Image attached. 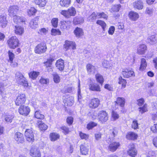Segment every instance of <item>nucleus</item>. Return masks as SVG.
I'll return each instance as SVG.
<instances>
[{"label": "nucleus", "mask_w": 157, "mask_h": 157, "mask_svg": "<svg viewBox=\"0 0 157 157\" xmlns=\"http://www.w3.org/2000/svg\"><path fill=\"white\" fill-rule=\"evenodd\" d=\"M16 79L17 83L24 87H27L28 86L27 81L23 75L20 72L16 73Z\"/></svg>", "instance_id": "obj_1"}, {"label": "nucleus", "mask_w": 157, "mask_h": 157, "mask_svg": "<svg viewBox=\"0 0 157 157\" xmlns=\"http://www.w3.org/2000/svg\"><path fill=\"white\" fill-rule=\"evenodd\" d=\"M7 42L9 47L11 48L14 49L18 46L19 41L15 36L11 37Z\"/></svg>", "instance_id": "obj_2"}, {"label": "nucleus", "mask_w": 157, "mask_h": 157, "mask_svg": "<svg viewBox=\"0 0 157 157\" xmlns=\"http://www.w3.org/2000/svg\"><path fill=\"white\" fill-rule=\"evenodd\" d=\"M26 98L25 94L21 93L19 94L15 101V104L16 105H22L25 102Z\"/></svg>", "instance_id": "obj_3"}, {"label": "nucleus", "mask_w": 157, "mask_h": 157, "mask_svg": "<svg viewBox=\"0 0 157 157\" xmlns=\"http://www.w3.org/2000/svg\"><path fill=\"white\" fill-rule=\"evenodd\" d=\"M47 48L45 43H42L38 44L35 48L34 51L35 53L41 54L44 53Z\"/></svg>", "instance_id": "obj_4"}, {"label": "nucleus", "mask_w": 157, "mask_h": 157, "mask_svg": "<svg viewBox=\"0 0 157 157\" xmlns=\"http://www.w3.org/2000/svg\"><path fill=\"white\" fill-rule=\"evenodd\" d=\"M98 116L99 121L102 123L106 122L108 119L107 113L104 111H101L98 113Z\"/></svg>", "instance_id": "obj_5"}, {"label": "nucleus", "mask_w": 157, "mask_h": 157, "mask_svg": "<svg viewBox=\"0 0 157 157\" xmlns=\"http://www.w3.org/2000/svg\"><path fill=\"white\" fill-rule=\"evenodd\" d=\"M25 135L26 140L28 142H33L34 140V135L33 131L31 129H26L25 132Z\"/></svg>", "instance_id": "obj_6"}, {"label": "nucleus", "mask_w": 157, "mask_h": 157, "mask_svg": "<svg viewBox=\"0 0 157 157\" xmlns=\"http://www.w3.org/2000/svg\"><path fill=\"white\" fill-rule=\"evenodd\" d=\"M19 113L22 115L26 116L30 112V109L28 106L21 105L18 109Z\"/></svg>", "instance_id": "obj_7"}, {"label": "nucleus", "mask_w": 157, "mask_h": 157, "mask_svg": "<svg viewBox=\"0 0 157 157\" xmlns=\"http://www.w3.org/2000/svg\"><path fill=\"white\" fill-rule=\"evenodd\" d=\"M76 45L75 42L68 40L65 41L64 48L65 51H67L71 48L73 50L75 49H76Z\"/></svg>", "instance_id": "obj_8"}, {"label": "nucleus", "mask_w": 157, "mask_h": 157, "mask_svg": "<svg viewBox=\"0 0 157 157\" xmlns=\"http://www.w3.org/2000/svg\"><path fill=\"white\" fill-rule=\"evenodd\" d=\"M122 74L125 78H129L135 76L134 72L130 69H123L122 71Z\"/></svg>", "instance_id": "obj_9"}, {"label": "nucleus", "mask_w": 157, "mask_h": 157, "mask_svg": "<svg viewBox=\"0 0 157 157\" xmlns=\"http://www.w3.org/2000/svg\"><path fill=\"white\" fill-rule=\"evenodd\" d=\"M132 6L135 9L141 10L144 7V3L142 0H137L132 3Z\"/></svg>", "instance_id": "obj_10"}, {"label": "nucleus", "mask_w": 157, "mask_h": 157, "mask_svg": "<svg viewBox=\"0 0 157 157\" xmlns=\"http://www.w3.org/2000/svg\"><path fill=\"white\" fill-rule=\"evenodd\" d=\"M30 155L33 157H40L41 153L39 149L36 147H32L30 150Z\"/></svg>", "instance_id": "obj_11"}, {"label": "nucleus", "mask_w": 157, "mask_h": 157, "mask_svg": "<svg viewBox=\"0 0 157 157\" xmlns=\"http://www.w3.org/2000/svg\"><path fill=\"white\" fill-rule=\"evenodd\" d=\"M63 102L66 105L71 106L74 103V98L72 96H67L64 97L63 98Z\"/></svg>", "instance_id": "obj_12"}, {"label": "nucleus", "mask_w": 157, "mask_h": 157, "mask_svg": "<svg viewBox=\"0 0 157 157\" xmlns=\"http://www.w3.org/2000/svg\"><path fill=\"white\" fill-rule=\"evenodd\" d=\"M90 90L94 91L100 92L101 91V88L100 86L95 83H90L89 85Z\"/></svg>", "instance_id": "obj_13"}, {"label": "nucleus", "mask_w": 157, "mask_h": 157, "mask_svg": "<svg viewBox=\"0 0 157 157\" xmlns=\"http://www.w3.org/2000/svg\"><path fill=\"white\" fill-rule=\"evenodd\" d=\"M14 117L13 115L8 113H5L2 116L3 119L5 121L8 123L11 122Z\"/></svg>", "instance_id": "obj_14"}, {"label": "nucleus", "mask_w": 157, "mask_h": 157, "mask_svg": "<svg viewBox=\"0 0 157 157\" xmlns=\"http://www.w3.org/2000/svg\"><path fill=\"white\" fill-rule=\"evenodd\" d=\"M71 25V22L70 21H63L61 22L60 29L63 30L69 29Z\"/></svg>", "instance_id": "obj_15"}, {"label": "nucleus", "mask_w": 157, "mask_h": 157, "mask_svg": "<svg viewBox=\"0 0 157 157\" xmlns=\"http://www.w3.org/2000/svg\"><path fill=\"white\" fill-rule=\"evenodd\" d=\"M18 10V7L16 6H10L8 8V12L9 15L13 16L17 13Z\"/></svg>", "instance_id": "obj_16"}, {"label": "nucleus", "mask_w": 157, "mask_h": 157, "mask_svg": "<svg viewBox=\"0 0 157 157\" xmlns=\"http://www.w3.org/2000/svg\"><path fill=\"white\" fill-rule=\"evenodd\" d=\"M89 148V146L87 144H82L80 147L81 153L82 154L84 155L87 154Z\"/></svg>", "instance_id": "obj_17"}, {"label": "nucleus", "mask_w": 157, "mask_h": 157, "mask_svg": "<svg viewBox=\"0 0 157 157\" xmlns=\"http://www.w3.org/2000/svg\"><path fill=\"white\" fill-rule=\"evenodd\" d=\"M86 67L88 74H94L97 72L95 67L91 64H87Z\"/></svg>", "instance_id": "obj_18"}, {"label": "nucleus", "mask_w": 157, "mask_h": 157, "mask_svg": "<svg viewBox=\"0 0 157 157\" xmlns=\"http://www.w3.org/2000/svg\"><path fill=\"white\" fill-rule=\"evenodd\" d=\"M139 17L138 13L134 11H130L128 14L129 18L133 21H136L139 18Z\"/></svg>", "instance_id": "obj_19"}, {"label": "nucleus", "mask_w": 157, "mask_h": 157, "mask_svg": "<svg viewBox=\"0 0 157 157\" xmlns=\"http://www.w3.org/2000/svg\"><path fill=\"white\" fill-rule=\"evenodd\" d=\"M14 138L18 143H23L24 138L23 134L19 132H16L14 135Z\"/></svg>", "instance_id": "obj_20"}, {"label": "nucleus", "mask_w": 157, "mask_h": 157, "mask_svg": "<svg viewBox=\"0 0 157 157\" xmlns=\"http://www.w3.org/2000/svg\"><path fill=\"white\" fill-rule=\"evenodd\" d=\"M39 20V17H36L32 19L30 22L29 26L33 29H35L38 26V23Z\"/></svg>", "instance_id": "obj_21"}, {"label": "nucleus", "mask_w": 157, "mask_h": 157, "mask_svg": "<svg viewBox=\"0 0 157 157\" xmlns=\"http://www.w3.org/2000/svg\"><path fill=\"white\" fill-rule=\"evenodd\" d=\"M118 142H111L109 146V149L112 152L115 151L120 146Z\"/></svg>", "instance_id": "obj_22"}, {"label": "nucleus", "mask_w": 157, "mask_h": 157, "mask_svg": "<svg viewBox=\"0 0 157 157\" xmlns=\"http://www.w3.org/2000/svg\"><path fill=\"white\" fill-rule=\"evenodd\" d=\"M147 50V46L145 44H141L137 48V53L140 55L143 54L145 53Z\"/></svg>", "instance_id": "obj_23"}, {"label": "nucleus", "mask_w": 157, "mask_h": 157, "mask_svg": "<svg viewBox=\"0 0 157 157\" xmlns=\"http://www.w3.org/2000/svg\"><path fill=\"white\" fill-rule=\"evenodd\" d=\"M64 61L62 59H59L57 60L56 63L57 69L60 71L63 70L64 67Z\"/></svg>", "instance_id": "obj_24"}, {"label": "nucleus", "mask_w": 157, "mask_h": 157, "mask_svg": "<svg viewBox=\"0 0 157 157\" xmlns=\"http://www.w3.org/2000/svg\"><path fill=\"white\" fill-rule=\"evenodd\" d=\"M7 23L6 17V15H0V25L2 28L5 27Z\"/></svg>", "instance_id": "obj_25"}, {"label": "nucleus", "mask_w": 157, "mask_h": 157, "mask_svg": "<svg viewBox=\"0 0 157 157\" xmlns=\"http://www.w3.org/2000/svg\"><path fill=\"white\" fill-rule=\"evenodd\" d=\"M99 104V100L98 98H94L91 100L89 106L90 108H95L98 107Z\"/></svg>", "instance_id": "obj_26"}, {"label": "nucleus", "mask_w": 157, "mask_h": 157, "mask_svg": "<svg viewBox=\"0 0 157 157\" xmlns=\"http://www.w3.org/2000/svg\"><path fill=\"white\" fill-rule=\"evenodd\" d=\"M147 42L151 44H154L157 43V39L155 38V35H152L148 37Z\"/></svg>", "instance_id": "obj_27"}, {"label": "nucleus", "mask_w": 157, "mask_h": 157, "mask_svg": "<svg viewBox=\"0 0 157 157\" xmlns=\"http://www.w3.org/2000/svg\"><path fill=\"white\" fill-rule=\"evenodd\" d=\"M132 146L128 151V153L130 156L135 157L137 155V151L134 147V145L133 144L132 145Z\"/></svg>", "instance_id": "obj_28"}, {"label": "nucleus", "mask_w": 157, "mask_h": 157, "mask_svg": "<svg viewBox=\"0 0 157 157\" xmlns=\"http://www.w3.org/2000/svg\"><path fill=\"white\" fill-rule=\"evenodd\" d=\"M75 34L77 37H80L83 35L82 29L79 28L77 27L74 31Z\"/></svg>", "instance_id": "obj_29"}, {"label": "nucleus", "mask_w": 157, "mask_h": 157, "mask_svg": "<svg viewBox=\"0 0 157 157\" xmlns=\"http://www.w3.org/2000/svg\"><path fill=\"white\" fill-rule=\"evenodd\" d=\"M15 32L16 34L19 35H22L24 32V28L21 26H15Z\"/></svg>", "instance_id": "obj_30"}, {"label": "nucleus", "mask_w": 157, "mask_h": 157, "mask_svg": "<svg viewBox=\"0 0 157 157\" xmlns=\"http://www.w3.org/2000/svg\"><path fill=\"white\" fill-rule=\"evenodd\" d=\"M147 65V63L145 59L144 58L141 59L140 70L142 71H143L146 68Z\"/></svg>", "instance_id": "obj_31"}, {"label": "nucleus", "mask_w": 157, "mask_h": 157, "mask_svg": "<svg viewBox=\"0 0 157 157\" xmlns=\"http://www.w3.org/2000/svg\"><path fill=\"white\" fill-rule=\"evenodd\" d=\"M71 0H60V5L63 7H67L70 5Z\"/></svg>", "instance_id": "obj_32"}, {"label": "nucleus", "mask_w": 157, "mask_h": 157, "mask_svg": "<svg viewBox=\"0 0 157 157\" xmlns=\"http://www.w3.org/2000/svg\"><path fill=\"white\" fill-rule=\"evenodd\" d=\"M138 135L136 133L130 132H129L126 136V137L127 139L130 140H135L137 139Z\"/></svg>", "instance_id": "obj_33"}, {"label": "nucleus", "mask_w": 157, "mask_h": 157, "mask_svg": "<svg viewBox=\"0 0 157 157\" xmlns=\"http://www.w3.org/2000/svg\"><path fill=\"white\" fill-rule=\"evenodd\" d=\"M84 22V19L82 17H76L73 20V23L75 25L80 24L83 23Z\"/></svg>", "instance_id": "obj_34"}, {"label": "nucleus", "mask_w": 157, "mask_h": 157, "mask_svg": "<svg viewBox=\"0 0 157 157\" xmlns=\"http://www.w3.org/2000/svg\"><path fill=\"white\" fill-rule=\"evenodd\" d=\"M50 139L52 141L57 140L59 138V135L56 133H52L50 134Z\"/></svg>", "instance_id": "obj_35"}, {"label": "nucleus", "mask_w": 157, "mask_h": 157, "mask_svg": "<svg viewBox=\"0 0 157 157\" xmlns=\"http://www.w3.org/2000/svg\"><path fill=\"white\" fill-rule=\"evenodd\" d=\"M98 18V15L97 13L93 12L92 14L88 17L87 19L90 22H94L95 21L96 19Z\"/></svg>", "instance_id": "obj_36"}, {"label": "nucleus", "mask_w": 157, "mask_h": 157, "mask_svg": "<svg viewBox=\"0 0 157 157\" xmlns=\"http://www.w3.org/2000/svg\"><path fill=\"white\" fill-rule=\"evenodd\" d=\"M34 2L35 4L41 7L44 6L46 4L45 0H34Z\"/></svg>", "instance_id": "obj_37"}, {"label": "nucleus", "mask_w": 157, "mask_h": 157, "mask_svg": "<svg viewBox=\"0 0 157 157\" xmlns=\"http://www.w3.org/2000/svg\"><path fill=\"white\" fill-rule=\"evenodd\" d=\"M13 20L14 22L17 24L20 22H24L25 21L23 17L18 16L16 15L13 16Z\"/></svg>", "instance_id": "obj_38"}, {"label": "nucleus", "mask_w": 157, "mask_h": 157, "mask_svg": "<svg viewBox=\"0 0 157 157\" xmlns=\"http://www.w3.org/2000/svg\"><path fill=\"white\" fill-rule=\"evenodd\" d=\"M116 102L118 104L123 107L124 106L125 102V100L124 98H123L119 97L117 98Z\"/></svg>", "instance_id": "obj_39"}, {"label": "nucleus", "mask_w": 157, "mask_h": 157, "mask_svg": "<svg viewBox=\"0 0 157 157\" xmlns=\"http://www.w3.org/2000/svg\"><path fill=\"white\" fill-rule=\"evenodd\" d=\"M38 125L41 130H45L47 129L48 126L41 121L38 122Z\"/></svg>", "instance_id": "obj_40"}, {"label": "nucleus", "mask_w": 157, "mask_h": 157, "mask_svg": "<svg viewBox=\"0 0 157 157\" xmlns=\"http://www.w3.org/2000/svg\"><path fill=\"white\" fill-rule=\"evenodd\" d=\"M34 116L35 117L39 119H43L44 117V116L41 113L40 111L38 110L35 111Z\"/></svg>", "instance_id": "obj_41"}, {"label": "nucleus", "mask_w": 157, "mask_h": 157, "mask_svg": "<svg viewBox=\"0 0 157 157\" xmlns=\"http://www.w3.org/2000/svg\"><path fill=\"white\" fill-rule=\"evenodd\" d=\"M95 77L97 82L102 85L104 82V79L103 76L100 74H97L96 75Z\"/></svg>", "instance_id": "obj_42"}, {"label": "nucleus", "mask_w": 157, "mask_h": 157, "mask_svg": "<svg viewBox=\"0 0 157 157\" xmlns=\"http://www.w3.org/2000/svg\"><path fill=\"white\" fill-rule=\"evenodd\" d=\"M121 6L120 4L114 5L111 8V10H110V12L111 13H113L114 12H118L119 11Z\"/></svg>", "instance_id": "obj_43"}, {"label": "nucleus", "mask_w": 157, "mask_h": 157, "mask_svg": "<svg viewBox=\"0 0 157 157\" xmlns=\"http://www.w3.org/2000/svg\"><path fill=\"white\" fill-rule=\"evenodd\" d=\"M68 11L69 17L75 16L76 14V11L75 8L73 7L70 8L68 10Z\"/></svg>", "instance_id": "obj_44"}, {"label": "nucleus", "mask_w": 157, "mask_h": 157, "mask_svg": "<svg viewBox=\"0 0 157 157\" xmlns=\"http://www.w3.org/2000/svg\"><path fill=\"white\" fill-rule=\"evenodd\" d=\"M96 23L101 27L103 31H105V28L106 26V24L104 21L98 20L97 21Z\"/></svg>", "instance_id": "obj_45"}, {"label": "nucleus", "mask_w": 157, "mask_h": 157, "mask_svg": "<svg viewBox=\"0 0 157 157\" xmlns=\"http://www.w3.org/2000/svg\"><path fill=\"white\" fill-rule=\"evenodd\" d=\"M39 74V72L33 71L29 73V77L33 79H35L37 78Z\"/></svg>", "instance_id": "obj_46"}, {"label": "nucleus", "mask_w": 157, "mask_h": 157, "mask_svg": "<svg viewBox=\"0 0 157 157\" xmlns=\"http://www.w3.org/2000/svg\"><path fill=\"white\" fill-rule=\"evenodd\" d=\"M37 12V10L34 7H31L27 11L28 15L29 16L34 15Z\"/></svg>", "instance_id": "obj_47"}, {"label": "nucleus", "mask_w": 157, "mask_h": 157, "mask_svg": "<svg viewBox=\"0 0 157 157\" xmlns=\"http://www.w3.org/2000/svg\"><path fill=\"white\" fill-rule=\"evenodd\" d=\"M97 13L98 18H103L104 19H107L108 16L104 12H97Z\"/></svg>", "instance_id": "obj_48"}, {"label": "nucleus", "mask_w": 157, "mask_h": 157, "mask_svg": "<svg viewBox=\"0 0 157 157\" xmlns=\"http://www.w3.org/2000/svg\"><path fill=\"white\" fill-rule=\"evenodd\" d=\"M119 83L120 84H122V88H124L126 86V80L122 78V77L120 76L119 78Z\"/></svg>", "instance_id": "obj_49"}, {"label": "nucleus", "mask_w": 157, "mask_h": 157, "mask_svg": "<svg viewBox=\"0 0 157 157\" xmlns=\"http://www.w3.org/2000/svg\"><path fill=\"white\" fill-rule=\"evenodd\" d=\"M139 111L141 113L146 112L147 111V105L145 104L142 107L139 108Z\"/></svg>", "instance_id": "obj_50"}, {"label": "nucleus", "mask_w": 157, "mask_h": 157, "mask_svg": "<svg viewBox=\"0 0 157 157\" xmlns=\"http://www.w3.org/2000/svg\"><path fill=\"white\" fill-rule=\"evenodd\" d=\"M102 64L103 66L105 68H108L111 67V64L109 63V62L106 60H103Z\"/></svg>", "instance_id": "obj_51"}, {"label": "nucleus", "mask_w": 157, "mask_h": 157, "mask_svg": "<svg viewBox=\"0 0 157 157\" xmlns=\"http://www.w3.org/2000/svg\"><path fill=\"white\" fill-rule=\"evenodd\" d=\"M54 82L56 83H58L60 80V77L56 73H54L53 74Z\"/></svg>", "instance_id": "obj_52"}, {"label": "nucleus", "mask_w": 157, "mask_h": 157, "mask_svg": "<svg viewBox=\"0 0 157 157\" xmlns=\"http://www.w3.org/2000/svg\"><path fill=\"white\" fill-rule=\"evenodd\" d=\"M153 9L151 7H147L145 10V13L150 15H151L153 12Z\"/></svg>", "instance_id": "obj_53"}, {"label": "nucleus", "mask_w": 157, "mask_h": 157, "mask_svg": "<svg viewBox=\"0 0 157 157\" xmlns=\"http://www.w3.org/2000/svg\"><path fill=\"white\" fill-rule=\"evenodd\" d=\"M54 59H53L50 58L48 59L47 61L44 62V64L46 67H50L52 64V63Z\"/></svg>", "instance_id": "obj_54"}, {"label": "nucleus", "mask_w": 157, "mask_h": 157, "mask_svg": "<svg viewBox=\"0 0 157 157\" xmlns=\"http://www.w3.org/2000/svg\"><path fill=\"white\" fill-rule=\"evenodd\" d=\"M119 117V116L117 112L114 111H113L112 112V119L113 120L115 121L118 119Z\"/></svg>", "instance_id": "obj_55"}, {"label": "nucleus", "mask_w": 157, "mask_h": 157, "mask_svg": "<svg viewBox=\"0 0 157 157\" xmlns=\"http://www.w3.org/2000/svg\"><path fill=\"white\" fill-rule=\"evenodd\" d=\"M51 33L52 35L54 36L61 34V32L58 29H52L51 30Z\"/></svg>", "instance_id": "obj_56"}, {"label": "nucleus", "mask_w": 157, "mask_h": 157, "mask_svg": "<svg viewBox=\"0 0 157 157\" xmlns=\"http://www.w3.org/2000/svg\"><path fill=\"white\" fill-rule=\"evenodd\" d=\"M79 136L82 139L86 140L88 139L89 136L88 135L80 132L79 133Z\"/></svg>", "instance_id": "obj_57"}, {"label": "nucleus", "mask_w": 157, "mask_h": 157, "mask_svg": "<svg viewBox=\"0 0 157 157\" xmlns=\"http://www.w3.org/2000/svg\"><path fill=\"white\" fill-rule=\"evenodd\" d=\"M58 19L57 18H53L51 20L52 25L54 27H56L58 25Z\"/></svg>", "instance_id": "obj_58"}, {"label": "nucleus", "mask_w": 157, "mask_h": 157, "mask_svg": "<svg viewBox=\"0 0 157 157\" xmlns=\"http://www.w3.org/2000/svg\"><path fill=\"white\" fill-rule=\"evenodd\" d=\"M97 125V124L94 122H91L89 123L87 125V128L88 129H90L96 126Z\"/></svg>", "instance_id": "obj_59"}, {"label": "nucleus", "mask_w": 157, "mask_h": 157, "mask_svg": "<svg viewBox=\"0 0 157 157\" xmlns=\"http://www.w3.org/2000/svg\"><path fill=\"white\" fill-rule=\"evenodd\" d=\"M132 127L135 129L138 128V124L137 121L134 120L133 121L132 124Z\"/></svg>", "instance_id": "obj_60"}, {"label": "nucleus", "mask_w": 157, "mask_h": 157, "mask_svg": "<svg viewBox=\"0 0 157 157\" xmlns=\"http://www.w3.org/2000/svg\"><path fill=\"white\" fill-rule=\"evenodd\" d=\"M61 128L63 131V132L65 134H68L70 132L69 128L66 126H62Z\"/></svg>", "instance_id": "obj_61"}, {"label": "nucleus", "mask_w": 157, "mask_h": 157, "mask_svg": "<svg viewBox=\"0 0 157 157\" xmlns=\"http://www.w3.org/2000/svg\"><path fill=\"white\" fill-rule=\"evenodd\" d=\"M8 54L10 61H13V59L14 57V54L10 51H9L8 52Z\"/></svg>", "instance_id": "obj_62"}, {"label": "nucleus", "mask_w": 157, "mask_h": 157, "mask_svg": "<svg viewBox=\"0 0 157 157\" xmlns=\"http://www.w3.org/2000/svg\"><path fill=\"white\" fill-rule=\"evenodd\" d=\"M137 104L139 106H142L144 102V99L143 98H141L137 100Z\"/></svg>", "instance_id": "obj_63"}, {"label": "nucleus", "mask_w": 157, "mask_h": 157, "mask_svg": "<svg viewBox=\"0 0 157 157\" xmlns=\"http://www.w3.org/2000/svg\"><path fill=\"white\" fill-rule=\"evenodd\" d=\"M60 13L66 17H70L68 10H63L61 11Z\"/></svg>", "instance_id": "obj_64"}]
</instances>
